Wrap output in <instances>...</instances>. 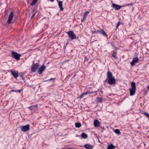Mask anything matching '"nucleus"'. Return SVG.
<instances>
[{
    "instance_id": "obj_9",
    "label": "nucleus",
    "mask_w": 149,
    "mask_h": 149,
    "mask_svg": "<svg viewBox=\"0 0 149 149\" xmlns=\"http://www.w3.org/2000/svg\"><path fill=\"white\" fill-rule=\"evenodd\" d=\"M46 69V66L44 65V64L40 67L38 69V73L39 74H41Z\"/></svg>"
},
{
    "instance_id": "obj_22",
    "label": "nucleus",
    "mask_w": 149,
    "mask_h": 149,
    "mask_svg": "<svg viewBox=\"0 0 149 149\" xmlns=\"http://www.w3.org/2000/svg\"><path fill=\"white\" fill-rule=\"evenodd\" d=\"M116 52H115L113 51V54H111V56L113 57L115 59H116L117 58V57L116 56Z\"/></svg>"
},
{
    "instance_id": "obj_11",
    "label": "nucleus",
    "mask_w": 149,
    "mask_h": 149,
    "mask_svg": "<svg viewBox=\"0 0 149 149\" xmlns=\"http://www.w3.org/2000/svg\"><path fill=\"white\" fill-rule=\"evenodd\" d=\"M139 58L138 57H136L133 58L132 61L130 63L131 65L133 66L135 65V63L138 62Z\"/></svg>"
},
{
    "instance_id": "obj_6",
    "label": "nucleus",
    "mask_w": 149,
    "mask_h": 149,
    "mask_svg": "<svg viewBox=\"0 0 149 149\" xmlns=\"http://www.w3.org/2000/svg\"><path fill=\"white\" fill-rule=\"evenodd\" d=\"M21 127V130L23 132L28 131L30 130V125L29 124H27L25 126H22Z\"/></svg>"
},
{
    "instance_id": "obj_10",
    "label": "nucleus",
    "mask_w": 149,
    "mask_h": 149,
    "mask_svg": "<svg viewBox=\"0 0 149 149\" xmlns=\"http://www.w3.org/2000/svg\"><path fill=\"white\" fill-rule=\"evenodd\" d=\"M14 16V13L12 11L10 12L9 16L8 19L7 21V23L8 24H10Z\"/></svg>"
},
{
    "instance_id": "obj_42",
    "label": "nucleus",
    "mask_w": 149,
    "mask_h": 149,
    "mask_svg": "<svg viewBox=\"0 0 149 149\" xmlns=\"http://www.w3.org/2000/svg\"><path fill=\"white\" fill-rule=\"evenodd\" d=\"M66 47V46H64V47L65 49V48Z\"/></svg>"
},
{
    "instance_id": "obj_38",
    "label": "nucleus",
    "mask_w": 149,
    "mask_h": 149,
    "mask_svg": "<svg viewBox=\"0 0 149 149\" xmlns=\"http://www.w3.org/2000/svg\"><path fill=\"white\" fill-rule=\"evenodd\" d=\"M51 2H53L54 1V0H49Z\"/></svg>"
},
{
    "instance_id": "obj_1",
    "label": "nucleus",
    "mask_w": 149,
    "mask_h": 149,
    "mask_svg": "<svg viewBox=\"0 0 149 149\" xmlns=\"http://www.w3.org/2000/svg\"><path fill=\"white\" fill-rule=\"evenodd\" d=\"M107 79L104 81V82H107L110 85L114 86L116 83V80L114 77L113 76L112 73L108 71L107 74Z\"/></svg>"
},
{
    "instance_id": "obj_13",
    "label": "nucleus",
    "mask_w": 149,
    "mask_h": 149,
    "mask_svg": "<svg viewBox=\"0 0 149 149\" xmlns=\"http://www.w3.org/2000/svg\"><path fill=\"white\" fill-rule=\"evenodd\" d=\"M58 5L60 9V10L63 11L64 10V8L63 7V1H59Z\"/></svg>"
},
{
    "instance_id": "obj_36",
    "label": "nucleus",
    "mask_w": 149,
    "mask_h": 149,
    "mask_svg": "<svg viewBox=\"0 0 149 149\" xmlns=\"http://www.w3.org/2000/svg\"><path fill=\"white\" fill-rule=\"evenodd\" d=\"M21 90H17V92H18L19 93H20Z\"/></svg>"
},
{
    "instance_id": "obj_21",
    "label": "nucleus",
    "mask_w": 149,
    "mask_h": 149,
    "mask_svg": "<svg viewBox=\"0 0 149 149\" xmlns=\"http://www.w3.org/2000/svg\"><path fill=\"white\" fill-rule=\"evenodd\" d=\"M97 102L101 103L102 101V97H97Z\"/></svg>"
},
{
    "instance_id": "obj_32",
    "label": "nucleus",
    "mask_w": 149,
    "mask_h": 149,
    "mask_svg": "<svg viewBox=\"0 0 149 149\" xmlns=\"http://www.w3.org/2000/svg\"><path fill=\"white\" fill-rule=\"evenodd\" d=\"M37 12V11H36V12H35V13H34L33 14V15L32 16V17H31V18H33V17H34V16H35V15H36V12Z\"/></svg>"
},
{
    "instance_id": "obj_4",
    "label": "nucleus",
    "mask_w": 149,
    "mask_h": 149,
    "mask_svg": "<svg viewBox=\"0 0 149 149\" xmlns=\"http://www.w3.org/2000/svg\"><path fill=\"white\" fill-rule=\"evenodd\" d=\"M11 55L12 57L17 60H19L21 56V55L20 54H18L17 53L13 51H12Z\"/></svg>"
},
{
    "instance_id": "obj_43",
    "label": "nucleus",
    "mask_w": 149,
    "mask_h": 149,
    "mask_svg": "<svg viewBox=\"0 0 149 149\" xmlns=\"http://www.w3.org/2000/svg\"><path fill=\"white\" fill-rule=\"evenodd\" d=\"M67 44H68V43H66V46L67 45Z\"/></svg>"
},
{
    "instance_id": "obj_20",
    "label": "nucleus",
    "mask_w": 149,
    "mask_h": 149,
    "mask_svg": "<svg viewBox=\"0 0 149 149\" xmlns=\"http://www.w3.org/2000/svg\"><path fill=\"white\" fill-rule=\"evenodd\" d=\"M81 135L82 137L84 139H86L88 137V135L84 133H82Z\"/></svg>"
},
{
    "instance_id": "obj_24",
    "label": "nucleus",
    "mask_w": 149,
    "mask_h": 149,
    "mask_svg": "<svg viewBox=\"0 0 149 149\" xmlns=\"http://www.w3.org/2000/svg\"><path fill=\"white\" fill-rule=\"evenodd\" d=\"M38 1V0H33L32 2L31 3V5L32 6L34 5Z\"/></svg>"
},
{
    "instance_id": "obj_17",
    "label": "nucleus",
    "mask_w": 149,
    "mask_h": 149,
    "mask_svg": "<svg viewBox=\"0 0 149 149\" xmlns=\"http://www.w3.org/2000/svg\"><path fill=\"white\" fill-rule=\"evenodd\" d=\"M37 107V105L36 104L34 105H32L29 107V108L31 110H34Z\"/></svg>"
},
{
    "instance_id": "obj_33",
    "label": "nucleus",
    "mask_w": 149,
    "mask_h": 149,
    "mask_svg": "<svg viewBox=\"0 0 149 149\" xmlns=\"http://www.w3.org/2000/svg\"><path fill=\"white\" fill-rule=\"evenodd\" d=\"M111 45L113 46H114V42H112L111 43Z\"/></svg>"
},
{
    "instance_id": "obj_19",
    "label": "nucleus",
    "mask_w": 149,
    "mask_h": 149,
    "mask_svg": "<svg viewBox=\"0 0 149 149\" xmlns=\"http://www.w3.org/2000/svg\"><path fill=\"white\" fill-rule=\"evenodd\" d=\"M89 12L87 11H86L85 13H84L83 17H84V19H85L87 16V15L89 13Z\"/></svg>"
},
{
    "instance_id": "obj_27",
    "label": "nucleus",
    "mask_w": 149,
    "mask_h": 149,
    "mask_svg": "<svg viewBox=\"0 0 149 149\" xmlns=\"http://www.w3.org/2000/svg\"><path fill=\"white\" fill-rule=\"evenodd\" d=\"M122 23L120 21L118 22L116 25V29H117L118 28L120 25Z\"/></svg>"
},
{
    "instance_id": "obj_41",
    "label": "nucleus",
    "mask_w": 149,
    "mask_h": 149,
    "mask_svg": "<svg viewBox=\"0 0 149 149\" xmlns=\"http://www.w3.org/2000/svg\"><path fill=\"white\" fill-rule=\"evenodd\" d=\"M56 1L58 3L59 1H59L58 0H56Z\"/></svg>"
},
{
    "instance_id": "obj_30",
    "label": "nucleus",
    "mask_w": 149,
    "mask_h": 149,
    "mask_svg": "<svg viewBox=\"0 0 149 149\" xmlns=\"http://www.w3.org/2000/svg\"><path fill=\"white\" fill-rule=\"evenodd\" d=\"M92 32H93V33H99V30H97V31H92Z\"/></svg>"
},
{
    "instance_id": "obj_8",
    "label": "nucleus",
    "mask_w": 149,
    "mask_h": 149,
    "mask_svg": "<svg viewBox=\"0 0 149 149\" xmlns=\"http://www.w3.org/2000/svg\"><path fill=\"white\" fill-rule=\"evenodd\" d=\"M111 6L116 10H118L120 9L121 8L125 7V6H120L116 4L115 3H113L111 5Z\"/></svg>"
},
{
    "instance_id": "obj_7",
    "label": "nucleus",
    "mask_w": 149,
    "mask_h": 149,
    "mask_svg": "<svg viewBox=\"0 0 149 149\" xmlns=\"http://www.w3.org/2000/svg\"><path fill=\"white\" fill-rule=\"evenodd\" d=\"M8 72H11L13 76L15 79L17 78L19 76L18 73L17 71L11 70L8 71Z\"/></svg>"
},
{
    "instance_id": "obj_15",
    "label": "nucleus",
    "mask_w": 149,
    "mask_h": 149,
    "mask_svg": "<svg viewBox=\"0 0 149 149\" xmlns=\"http://www.w3.org/2000/svg\"><path fill=\"white\" fill-rule=\"evenodd\" d=\"M94 125L95 127H98L100 124V122L97 120H96L94 122Z\"/></svg>"
},
{
    "instance_id": "obj_34",
    "label": "nucleus",
    "mask_w": 149,
    "mask_h": 149,
    "mask_svg": "<svg viewBox=\"0 0 149 149\" xmlns=\"http://www.w3.org/2000/svg\"><path fill=\"white\" fill-rule=\"evenodd\" d=\"M101 128H102V132H103L104 130V127H101Z\"/></svg>"
},
{
    "instance_id": "obj_16",
    "label": "nucleus",
    "mask_w": 149,
    "mask_h": 149,
    "mask_svg": "<svg viewBox=\"0 0 149 149\" xmlns=\"http://www.w3.org/2000/svg\"><path fill=\"white\" fill-rule=\"evenodd\" d=\"M91 92H84L81 93V95L79 97L81 98V97H82L84 95H89L91 94Z\"/></svg>"
},
{
    "instance_id": "obj_25",
    "label": "nucleus",
    "mask_w": 149,
    "mask_h": 149,
    "mask_svg": "<svg viewBox=\"0 0 149 149\" xmlns=\"http://www.w3.org/2000/svg\"><path fill=\"white\" fill-rule=\"evenodd\" d=\"M114 132L118 134H120V131L118 129H115L114 130Z\"/></svg>"
},
{
    "instance_id": "obj_29",
    "label": "nucleus",
    "mask_w": 149,
    "mask_h": 149,
    "mask_svg": "<svg viewBox=\"0 0 149 149\" xmlns=\"http://www.w3.org/2000/svg\"><path fill=\"white\" fill-rule=\"evenodd\" d=\"M133 3H131L130 4H128L127 5H124V6H129L130 5L132 6L133 5Z\"/></svg>"
},
{
    "instance_id": "obj_18",
    "label": "nucleus",
    "mask_w": 149,
    "mask_h": 149,
    "mask_svg": "<svg viewBox=\"0 0 149 149\" xmlns=\"http://www.w3.org/2000/svg\"><path fill=\"white\" fill-rule=\"evenodd\" d=\"M115 147L113 145L111 144L110 145H109L107 147V149H113L115 148Z\"/></svg>"
},
{
    "instance_id": "obj_31",
    "label": "nucleus",
    "mask_w": 149,
    "mask_h": 149,
    "mask_svg": "<svg viewBox=\"0 0 149 149\" xmlns=\"http://www.w3.org/2000/svg\"><path fill=\"white\" fill-rule=\"evenodd\" d=\"M55 79V78H51L50 79H49L48 80H46V81H51L52 80H54V79Z\"/></svg>"
},
{
    "instance_id": "obj_23",
    "label": "nucleus",
    "mask_w": 149,
    "mask_h": 149,
    "mask_svg": "<svg viewBox=\"0 0 149 149\" xmlns=\"http://www.w3.org/2000/svg\"><path fill=\"white\" fill-rule=\"evenodd\" d=\"M81 126V123L79 122L76 123H75V126L77 128H79Z\"/></svg>"
},
{
    "instance_id": "obj_40",
    "label": "nucleus",
    "mask_w": 149,
    "mask_h": 149,
    "mask_svg": "<svg viewBox=\"0 0 149 149\" xmlns=\"http://www.w3.org/2000/svg\"><path fill=\"white\" fill-rule=\"evenodd\" d=\"M147 88L148 89H149V85H148L147 86Z\"/></svg>"
},
{
    "instance_id": "obj_28",
    "label": "nucleus",
    "mask_w": 149,
    "mask_h": 149,
    "mask_svg": "<svg viewBox=\"0 0 149 149\" xmlns=\"http://www.w3.org/2000/svg\"><path fill=\"white\" fill-rule=\"evenodd\" d=\"M143 114L149 119V113L147 112H144Z\"/></svg>"
},
{
    "instance_id": "obj_2",
    "label": "nucleus",
    "mask_w": 149,
    "mask_h": 149,
    "mask_svg": "<svg viewBox=\"0 0 149 149\" xmlns=\"http://www.w3.org/2000/svg\"><path fill=\"white\" fill-rule=\"evenodd\" d=\"M131 87L129 89L130 92V95L131 96L134 95L135 93L136 90V84L134 82H132L131 84Z\"/></svg>"
},
{
    "instance_id": "obj_5",
    "label": "nucleus",
    "mask_w": 149,
    "mask_h": 149,
    "mask_svg": "<svg viewBox=\"0 0 149 149\" xmlns=\"http://www.w3.org/2000/svg\"><path fill=\"white\" fill-rule=\"evenodd\" d=\"M66 33L71 40H72L76 38V36L72 31H70L67 32Z\"/></svg>"
},
{
    "instance_id": "obj_14",
    "label": "nucleus",
    "mask_w": 149,
    "mask_h": 149,
    "mask_svg": "<svg viewBox=\"0 0 149 149\" xmlns=\"http://www.w3.org/2000/svg\"><path fill=\"white\" fill-rule=\"evenodd\" d=\"M84 147L87 149H92L93 147V146L89 144H86L84 146Z\"/></svg>"
},
{
    "instance_id": "obj_3",
    "label": "nucleus",
    "mask_w": 149,
    "mask_h": 149,
    "mask_svg": "<svg viewBox=\"0 0 149 149\" xmlns=\"http://www.w3.org/2000/svg\"><path fill=\"white\" fill-rule=\"evenodd\" d=\"M39 66V63H35L34 62H33L32 66L31 67V70L32 72H36Z\"/></svg>"
},
{
    "instance_id": "obj_39",
    "label": "nucleus",
    "mask_w": 149,
    "mask_h": 149,
    "mask_svg": "<svg viewBox=\"0 0 149 149\" xmlns=\"http://www.w3.org/2000/svg\"><path fill=\"white\" fill-rule=\"evenodd\" d=\"M84 19V17H83V19H81V22H82Z\"/></svg>"
},
{
    "instance_id": "obj_26",
    "label": "nucleus",
    "mask_w": 149,
    "mask_h": 149,
    "mask_svg": "<svg viewBox=\"0 0 149 149\" xmlns=\"http://www.w3.org/2000/svg\"><path fill=\"white\" fill-rule=\"evenodd\" d=\"M99 91L100 93L99 94V95H100L101 94H102L103 93V92L102 91V88L99 89L98 91H95L94 92L95 93L97 92V91Z\"/></svg>"
},
{
    "instance_id": "obj_37",
    "label": "nucleus",
    "mask_w": 149,
    "mask_h": 149,
    "mask_svg": "<svg viewBox=\"0 0 149 149\" xmlns=\"http://www.w3.org/2000/svg\"><path fill=\"white\" fill-rule=\"evenodd\" d=\"M23 75V74H22V75H20V74H19V76H20L21 77H22Z\"/></svg>"
},
{
    "instance_id": "obj_12",
    "label": "nucleus",
    "mask_w": 149,
    "mask_h": 149,
    "mask_svg": "<svg viewBox=\"0 0 149 149\" xmlns=\"http://www.w3.org/2000/svg\"><path fill=\"white\" fill-rule=\"evenodd\" d=\"M99 33L104 36L107 37L108 36L106 33L102 29H100V30H99Z\"/></svg>"
},
{
    "instance_id": "obj_35",
    "label": "nucleus",
    "mask_w": 149,
    "mask_h": 149,
    "mask_svg": "<svg viewBox=\"0 0 149 149\" xmlns=\"http://www.w3.org/2000/svg\"><path fill=\"white\" fill-rule=\"evenodd\" d=\"M11 91L13 92H17V90H15L14 89L12 90H11Z\"/></svg>"
}]
</instances>
